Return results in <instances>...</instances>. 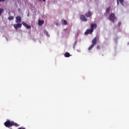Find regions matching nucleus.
<instances>
[{"label":"nucleus","instance_id":"nucleus-23","mask_svg":"<svg viewBox=\"0 0 129 129\" xmlns=\"http://www.w3.org/2000/svg\"><path fill=\"white\" fill-rule=\"evenodd\" d=\"M39 2H42V1H43V2H46V0H39Z\"/></svg>","mask_w":129,"mask_h":129},{"label":"nucleus","instance_id":"nucleus-17","mask_svg":"<svg viewBox=\"0 0 129 129\" xmlns=\"http://www.w3.org/2000/svg\"><path fill=\"white\" fill-rule=\"evenodd\" d=\"M14 16H10L9 18H8V20H9V21H12V20H14Z\"/></svg>","mask_w":129,"mask_h":129},{"label":"nucleus","instance_id":"nucleus-27","mask_svg":"<svg viewBox=\"0 0 129 129\" xmlns=\"http://www.w3.org/2000/svg\"><path fill=\"white\" fill-rule=\"evenodd\" d=\"M127 45H129V42L127 43Z\"/></svg>","mask_w":129,"mask_h":129},{"label":"nucleus","instance_id":"nucleus-18","mask_svg":"<svg viewBox=\"0 0 129 129\" xmlns=\"http://www.w3.org/2000/svg\"><path fill=\"white\" fill-rule=\"evenodd\" d=\"M110 11V7H108L106 10V13H109V12Z\"/></svg>","mask_w":129,"mask_h":129},{"label":"nucleus","instance_id":"nucleus-15","mask_svg":"<svg viewBox=\"0 0 129 129\" xmlns=\"http://www.w3.org/2000/svg\"><path fill=\"white\" fill-rule=\"evenodd\" d=\"M77 44V40H76V41L75 42V43H74V45H73V49H74V50H75V47H76Z\"/></svg>","mask_w":129,"mask_h":129},{"label":"nucleus","instance_id":"nucleus-1","mask_svg":"<svg viewBox=\"0 0 129 129\" xmlns=\"http://www.w3.org/2000/svg\"><path fill=\"white\" fill-rule=\"evenodd\" d=\"M4 125L6 127H10L13 126V125H14L15 126H19V124H18L17 123H15V122L13 121H10V120H8L6 121Z\"/></svg>","mask_w":129,"mask_h":129},{"label":"nucleus","instance_id":"nucleus-24","mask_svg":"<svg viewBox=\"0 0 129 129\" xmlns=\"http://www.w3.org/2000/svg\"><path fill=\"white\" fill-rule=\"evenodd\" d=\"M5 0H0V2H5Z\"/></svg>","mask_w":129,"mask_h":129},{"label":"nucleus","instance_id":"nucleus-16","mask_svg":"<svg viewBox=\"0 0 129 129\" xmlns=\"http://www.w3.org/2000/svg\"><path fill=\"white\" fill-rule=\"evenodd\" d=\"M95 45H93V44H92L89 48H88V50L90 51V50H91L93 47H94Z\"/></svg>","mask_w":129,"mask_h":129},{"label":"nucleus","instance_id":"nucleus-9","mask_svg":"<svg viewBox=\"0 0 129 129\" xmlns=\"http://www.w3.org/2000/svg\"><path fill=\"white\" fill-rule=\"evenodd\" d=\"M92 44L94 46H95L97 43V37H95L92 41Z\"/></svg>","mask_w":129,"mask_h":129},{"label":"nucleus","instance_id":"nucleus-19","mask_svg":"<svg viewBox=\"0 0 129 129\" xmlns=\"http://www.w3.org/2000/svg\"><path fill=\"white\" fill-rule=\"evenodd\" d=\"M4 9L0 8V16L2 15V14H3V13H4Z\"/></svg>","mask_w":129,"mask_h":129},{"label":"nucleus","instance_id":"nucleus-20","mask_svg":"<svg viewBox=\"0 0 129 129\" xmlns=\"http://www.w3.org/2000/svg\"><path fill=\"white\" fill-rule=\"evenodd\" d=\"M119 1L120 4H121V5H122V6H123V0H118Z\"/></svg>","mask_w":129,"mask_h":129},{"label":"nucleus","instance_id":"nucleus-8","mask_svg":"<svg viewBox=\"0 0 129 129\" xmlns=\"http://www.w3.org/2000/svg\"><path fill=\"white\" fill-rule=\"evenodd\" d=\"M22 25L25 27V28L26 29H31V28H32V27L31 26V25H28V24L26 23L25 22H22Z\"/></svg>","mask_w":129,"mask_h":129},{"label":"nucleus","instance_id":"nucleus-22","mask_svg":"<svg viewBox=\"0 0 129 129\" xmlns=\"http://www.w3.org/2000/svg\"><path fill=\"white\" fill-rule=\"evenodd\" d=\"M97 50H99V49H100V46L98 45V46H97Z\"/></svg>","mask_w":129,"mask_h":129},{"label":"nucleus","instance_id":"nucleus-25","mask_svg":"<svg viewBox=\"0 0 129 129\" xmlns=\"http://www.w3.org/2000/svg\"><path fill=\"white\" fill-rule=\"evenodd\" d=\"M117 5H118V4H119L118 0H117Z\"/></svg>","mask_w":129,"mask_h":129},{"label":"nucleus","instance_id":"nucleus-13","mask_svg":"<svg viewBox=\"0 0 129 129\" xmlns=\"http://www.w3.org/2000/svg\"><path fill=\"white\" fill-rule=\"evenodd\" d=\"M44 24V21L39 20L38 21V25L39 26H42Z\"/></svg>","mask_w":129,"mask_h":129},{"label":"nucleus","instance_id":"nucleus-2","mask_svg":"<svg viewBox=\"0 0 129 129\" xmlns=\"http://www.w3.org/2000/svg\"><path fill=\"white\" fill-rule=\"evenodd\" d=\"M109 21L112 22V23H114V20H116V17H115V15L114 13H111L108 18Z\"/></svg>","mask_w":129,"mask_h":129},{"label":"nucleus","instance_id":"nucleus-12","mask_svg":"<svg viewBox=\"0 0 129 129\" xmlns=\"http://www.w3.org/2000/svg\"><path fill=\"white\" fill-rule=\"evenodd\" d=\"M64 56V57L68 58V57H70V56H71V55L70 54V53L69 52H65Z\"/></svg>","mask_w":129,"mask_h":129},{"label":"nucleus","instance_id":"nucleus-5","mask_svg":"<svg viewBox=\"0 0 129 129\" xmlns=\"http://www.w3.org/2000/svg\"><path fill=\"white\" fill-rule=\"evenodd\" d=\"M80 19L82 22H87V19L85 17V16L81 15L80 16Z\"/></svg>","mask_w":129,"mask_h":129},{"label":"nucleus","instance_id":"nucleus-6","mask_svg":"<svg viewBox=\"0 0 129 129\" xmlns=\"http://www.w3.org/2000/svg\"><path fill=\"white\" fill-rule=\"evenodd\" d=\"M16 20L15 21L16 23H19L22 22V18H21V16H18L16 17Z\"/></svg>","mask_w":129,"mask_h":129},{"label":"nucleus","instance_id":"nucleus-7","mask_svg":"<svg viewBox=\"0 0 129 129\" xmlns=\"http://www.w3.org/2000/svg\"><path fill=\"white\" fill-rule=\"evenodd\" d=\"M97 28V24L94 23H91V29L93 30V31H94V29H96Z\"/></svg>","mask_w":129,"mask_h":129},{"label":"nucleus","instance_id":"nucleus-14","mask_svg":"<svg viewBox=\"0 0 129 129\" xmlns=\"http://www.w3.org/2000/svg\"><path fill=\"white\" fill-rule=\"evenodd\" d=\"M44 33L47 36V37H50V35H49L47 31L44 30Z\"/></svg>","mask_w":129,"mask_h":129},{"label":"nucleus","instance_id":"nucleus-11","mask_svg":"<svg viewBox=\"0 0 129 129\" xmlns=\"http://www.w3.org/2000/svg\"><path fill=\"white\" fill-rule=\"evenodd\" d=\"M61 23L62 25H63L64 26H67L68 25L67 21L64 19H62L61 21Z\"/></svg>","mask_w":129,"mask_h":129},{"label":"nucleus","instance_id":"nucleus-3","mask_svg":"<svg viewBox=\"0 0 129 129\" xmlns=\"http://www.w3.org/2000/svg\"><path fill=\"white\" fill-rule=\"evenodd\" d=\"M13 26L16 31L19 29V28H22V24L20 23H17V24H15Z\"/></svg>","mask_w":129,"mask_h":129},{"label":"nucleus","instance_id":"nucleus-4","mask_svg":"<svg viewBox=\"0 0 129 129\" xmlns=\"http://www.w3.org/2000/svg\"><path fill=\"white\" fill-rule=\"evenodd\" d=\"M93 30L91 29H88L85 32V35H88V34H92L93 33Z\"/></svg>","mask_w":129,"mask_h":129},{"label":"nucleus","instance_id":"nucleus-10","mask_svg":"<svg viewBox=\"0 0 129 129\" xmlns=\"http://www.w3.org/2000/svg\"><path fill=\"white\" fill-rule=\"evenodd\" d=\"M85 16L87 18H89L92 16V13L90 11H88V13H86Z\"/></svg>","mask_w":129,"mask_h":129},{"label":"nucleus","instance_id":"nucleus-26","mask_svg":"<svg viewBox=\"0 0 129 129\" xmlns=\"http://www.w3.org/2000/svg\"><path fill=\"white\" fill-rule=\"evenodd\" d=\"M6 40H7V41H8V38H7V37H6Z\"/></svg>","mask_w":129,"mask_h":129},{"label":"nucleus","instance_id":"nucleus-21","mask_svg":"<svg viewBox=\"0 0 129 129\" xmlns=\"http://www.w3.org/2000/svg\"><path fill=\"white\" fill-rule=\"evenodd\" d=\"M121 25V22H119L118 24V27H120V25Z\"/></svg>","mask_w":129,"mask_h":129}]
</instances>
